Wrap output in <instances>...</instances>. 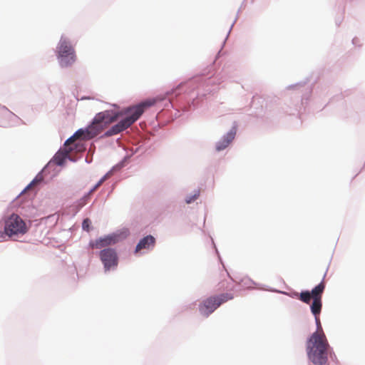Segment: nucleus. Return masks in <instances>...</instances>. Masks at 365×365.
Returning <instances> with one entry per match:
<instances>
[{"instance_id": "1", "label": "nucleus", "mask_w": 365, "mask_h": 365, "mask_svg": "<svg viewBox=\"0 0 365 365\" xmlns=\"http://www.w3.org/2000/svg\"><path fill=\"white\" fill-rule=\"evenodd\" d=\"M229 66H225L220 72L215 65L211 64L203 71L186 81L180 83L163 94L145 99L138 104L126 108L125 116L110 126L101 135L105 138L115 135L137 121L143 113L152 106L160 109L158 115H165L167 120H175L195 110L207 96L215 93L226 78H232Z\"/></svg>"}, {"instance_id": "2", "label": "nucleus", "mask_w": 365, "mask_h": 365, "mask_svg": "<svg viewBox=\"0 0 365 365\" xmlns=\"http://www.w3.org/2000/svg\"><path fill=\"white\" fill-rule=\"evenodd\" d=\"M322 309V307H314V310L310 309L314 317L317 330L307 338L306 349L308 359L314 365H325L328 361L327 346H329V344L327 341H324L318 333L322 329L319 319Z\"/></svg>"}, {"instance_id": "3", "label": "nucleus", "mask_w": 365, "mask_h": 365, "mask_svg": "<svg viewBox=\"0 0 365 365\" xmlns=\"http://www.w3.org/2000/svg\"><path fill=\"white\" fill-rule=\"evenodd\" d=\"M54 52L58 64L62 69L71 68L77 61L74 46L63 34L61 35Z\"/></svg>"}, {"instance_id": "4", "label": "nucleus", "mask_w": 365, "mask_h": 365, "mask_svg": "<svg viewBox=\"0 0 365 365\" xmlns=\"http://www.w3.org/2000/svg\"><path fill=\"white\" fill-rule=\"evenodd\" d=\"M3 230H0V238L20 237L28 232L29 227L17 214L12 213L4 220Z\"/></svg>"}, {"instance_id": "5", "label": "nucleus", "mask_w": 365, "mask_h": 365, "mask_svg": "<svg viewBox=\"0 0 365 365\" xmlns=\"http://www.w3.org/2000/svg\"><path fill=\"white\" fill-rule=\"evenodd\" d=\"M234 298L232 293H221L210 296L202 300L198 305L200 314L208 317L212 314L222 304L227 302Z\"/></svg>"}, {"instance_id": "6", "label": "nucleus", "mask_w": 365, "mask_h": 365, "mask_svg": "<svg viewBox=\"0 0 365 365\" xmlns=\"http://www.w3.org/2000/svg\"><path fill=\"white\" fill-rule=\"evenodd\" d=\"M97 255L106 273L114 272L118 269L120 258L116 248L107 247L99 250Z\"/></svg>"}, {"instance_id": "7", "label": "nucleus", "mask_w": 365, "mask_h": 365, "mask_svg": "<svg viewBox=\"0 0 365 365\" xmlns=\"http://www.w3.org/2000/svg\"><path fill=\"white\" fill-rule=\"evenodd\" d=\"M145 148L143 144L138 140H135L128 150L126 151L125 155L115 165H114L106 173L108 175L111 173H120L130 161L132 156L138 153H143Z\"/></svg>"}, {"instance_id": "8", "label": "nucleus", "mask_w": 365, "mask_h": 365, "mask_svg": "<svg viewBox=\"0 0 365 365\" xmlns=\"http://www.w3.org/2000/svg\"><path fill=\"white\" fill-rule=\"evenodd\" d=\"M73 150V147L68 148L61 146L60 148L56 152L50 160L45 165V168H50L52 172H54L56 166L65 167L67 164L68 159H69V153Z\"/></svg>"}, {"instance_id": "9", "label": "nucleus", "mask_w": 365, "mask_h": 365, "mask_svg": "<svg viewBox=\"0 0 365 365\" xmlns=\"http://www.w3.org/2000/svg\"><path fill=\"white\" fill-rule=\"evenodd\" d=\"M126 111V108L123 110H106L101 112H99L95 115L93 117L94 120L96 121L98 125H102V129L103 127L115 120L118 117L123 118L125 116V113Z\"/></svg>"}, {"instance_id": "10", "label": "nucleus", "mask_w": 365, "mask_h": 365, "mask_svg": "<svg viewBox=\"0 0 365 365\" xmlns=\"http://www.w3.org/2000/svg\"><path fill=\"white\" fill-rule=\"evenodd\" d=\"M329 264H330V262ZM329 267V264H328L321 282L309 290L311 294H312V302L309 305L310 309H313L314 310V307H322V294L326 288V283L324 280Z\"/></svg>"}, {"instance_id": "11", "label": "nucleus", "mask_w": 365, "mask_h": 365, "mask_svg": "<svg viewBox=\"0 0 365 365\" xmlns=\"http://www.w3.org/2000/svg\"><path fill=\"white\" fill-rule=\"evenodd\" d=\"M237 131V123L235 121L229 131L224 134L215 143V150L220 152L226 149L234 140Z\"/></svg>"}, {"instance_id": "12", "label": "nucleus", "mask_w": 365, "mask_h": 365, "mask_svg": "<svg viewBox=\"0 0 365 365\" xmlns=\"http://www.w3.org/2000/svg\"><path fill=\"white\" fill-rule=\"evenodd\" d=\"M156 245V238L149 234L145 236L141 237L138 242H137L133 253L135 255H141L144 252H142L143 250H145L148 252L153 250Z\"/></svg>"}, {"instance_id": "13", "label": "nucleus", "mask_w": 365, "mask_h": 365, "mask_svg": "<svg viewBox=\"0 0 365 365\" xmlns=\"http://www.w3.org/2000/svg\"><path fill=\"white\" fill-rule=\"evenodd\" d=\"M101 129L102 125H98L93 118L85 127L78 129L76 134H79L82 140H90L96 135Z\"/></svg>"}, {"instance_id": "14", "label": "nucleus", "mask_w": 365, "mask_h": 365, "mask_svg": "<svg viewBox=\"0 0 365 365\" xmlns=\"http://www.w3.org/2000/svg\"><path fill=\"white\" fill-rule=\"evenodd\" d=\"M130 235L129 228L124 227L108 233L111 246L122 242Z\"/></svg>"}, {"instance_id": "15", "label": "nucleus", "mask_w": 365, "mask_h": 365, "mask_svg": "<svg viewBox=\"0 0 365 365\" xmlns=\"http://www.w3.org/2000/svg\"><path fill=\"white\" fill-rule=\"evenodd\" d=\"M4 118V121L0 125V127L9 128L18 126L21 124H26L25 122L21 119L17 115L14 113L12 111L7 112V114H1Z\"/></svg>"}, {"instance_id": "16", "label": "nucleus", "mask_w": 365, "mask_h": 365, "mask_svg": "<svg viewBox=\"0 0 365 365\" xmlns=\"http://www.w3.org/2000/svg\"><path fill=\"white\" fill-rule=\"evenodd\" d=\"M107 247H111L108 234L97 237L96 240H91L88 245V249H100L102 250Z\"/></svg>"}, {"instance_id": "17", "label": "nucleus", "mask_w": 365, "mask_h": 365, "mask_svg": "<svg viewBox=\"0 0 365 365\" xmlns=\"http://www.w3.org/2000/svg\"><path fill=\"white\" fill-rule=\"evenodd\" d=\"M312 91L313 84L309 86L304 93L297 97V98H300V103L297 101V103L294 105L295 111L300 112L302 108L305 110L306 106L307 105L308 101L312 96Z\"/></svg>"}, {"instance_id": "18", "label": "nucleus", "mask_w": 365, "mask_h": 365, "mask_svg": "<svg viewBox=\"0 0 365 365\" xmlns=\"http://www.w3.org/2000/svg\"><path fill=\"white\" fill-rule=\"evenodd\" d=\"M51 175L50 178L53 177L55 175L52 173V171L50 168H45V165L43 168L36 175V176L33 178V180H36V183H41L42 185H45L47 183V180L44 179V177Z\"/></svg>"}, {"instance_id": "19", "label": "nucleus", "mask_w": 365, "mask_h": 365, "mask_svg": "<svg viewBox=\"0 0 365 365\" xmlns=\"http://www.w3.org/2000/svg\"><path fill=\"white\" fill-rule=\"evenodd\" d=\"M311 299H312V294H311L309 289H302L299 292V300H300L303 303L309 304Z\"/></svg>"}, {"instance_id": "20", "label": "nucleus", "mask_w": 365, "mask_h": 365, "mask_svg": "<svg viewBox=\"0 0 365 365\" xmlns=\"http://www.w3.org/2000/svg\"><path fill=\"white\" fill-rule=\"evenodd\" d=\"M199 196H200V190L199 189L194 190L192 193L186 196V197L185 199V202L187 204H191V203L194 202L199 197Z\"/></svg>"}, {"instance_id": "21", "label": "nucleus", "mask_w": 365, "mask_h": 365, "mask_svg": "<svg viewBox=\"0 0 365 365\" xmlns=\"http://www.w3.org/2000/svg\"><path fill=\"white\" fill-rule=\"evenodd\" d=\"M91 190L84 193V195L78 200V203L80 205V207H83L86 204L88 203V200L91 199Z\"/></svg>"}, {"instance_id": "22", "label": "nucleus", "mask_w": 365, "mask_h": 365, "mask_svg": "<svg viewBox=\"0 0 365 365\" xmlns=\"http://www.w3.org/2000/svg\"><path fill=\"white\" fill-rule=\"evenodd\" d=\"M309 82V78L307 77L302 81H299L296 83L289 85L287 88L288 90L293 89V88L299 89L300 88L304 87Z\"/></svg>"}, {"instance_id": "23", "label": "nucleus", "mask_w": 365, "mask_h": 365, "mask_svg": "<svg viewBox=\"0 0 365 365\" xmlns=\"http://www.w3.org/2000/svg\"><path fill=\"white\" fill-rule=\"evenodd\" d=\"M92 222L89 218H85L82 222V230L89 232L93 230Z\"/></svg>"}, {"instance_id": "24", "label": "nucleus", "mask_w": 365, "mask_h": 365, "mask_svg": "<svg viewBox=\"0 0 365 365\" xmlns=\"http://www.w3.org/2000/svg\"><path fill=\"white\" fill-rule=\"evenodd\" d=\"M211 242H212V248L215 250V253L217 255L219 262L222 264L223 267H225V265L223 264V261H222V257L220 256V252H219V251H218V250L217 248V246H216V245L215 243V241H214V240L212 237H211Z\"/></svg>"}, {"instance_id": "25", "label": "nucleus", "mask_w": 365, "mask_h": 365, "mask_svg": "<svg viewBox=\"0 0 365 365\" xmlns=\"http://www.w3.org/2000/svg\"><path fill=\"white\" fill-rule=\"evenodd\" d=\"M108 176V173H106L101 179L90 189L91 192H93Z\"/></svg>"}, {"instance_id": "26", "label": "nucleus", "mask_w": 365, "mask_h": 365, "mask_svg": "<svg viewBox=\"0 0 365 365\" xmlns=\"http://www.w3.org/2000/svg\"><path fill=\"white\" fill-rule=\"evenodd\" d=\"M36 183V180H32L24 188V190L20 192V194L17 196L19 197L21 195H22L23 193H24L27 190H29L30 188H31L34 184Z\"/></svg>"}, {"instance_id": "27", "label": "nucleus", "mask_w": 365, "mask_h": 365, "mask_svg": "<svg viewBox=\"0 0 365 365\" xmlns=\"http://www.w3.org/2000/svg\"><path fill=\"white\" fill-rule=\"evenodd\" d=\"M284 294L289 296L291 298L299 299V293H298L297 292H296L294 290H293L292 292H287V294Z\"/></svg>"}, {"instance_id": "28", "label": "nucleus", "mask_w": 365, "mask_h": 365, "mask_svg": "<svg viewBox=\"0 0 365 365\" xmlns=\"http://www.w3.org/2000/svg\"><path fill=\"white\" fill-rule=\"evenodd\" d=\"M351 43L354 46H356V47H359V48H361L362 44L360 43V40L358 37L355 36L352 38L351 40Z\"/></svg>"}, {"instance_id": "29", "label": "nucleus", "mask_w": 365, "mask_h": 365, "mask_svg": "<svg viewBox=\"0 0 365 365\" xmlns=\"http://www.w3.org/2000/svg\"><path fill=\"white\" fill-rule=\"evenodd\" d=\"M75 139L72 137V136H70L63 144V148H69V147H73L74 148V147H76V145L74 146L73 145H68V143L70 142H72L73 140H74Z\"/></svg>"}, {"instance_id": "30", "label": "nucleus", "mask_w": 365, "mask_h": 365, "mask_svg": "<svg viewBox=\"0 0 365 365\" xmlns=\"http://www.w3.org/2000/svg\"><path fill=\"white\" fill-rule=\"evenodd\" d=\"M265 289L268 290L269 292H274V293H279V294H287L286 291H281V290L275 289V288H271V287H266Z\"/></svg>"}, {"instance_id": "31", "label": "nucleus", "mask_w": 365, "mask_h": 365, "mask_svg": "<svg viewBox=\"0 0 365 365\" xmlns=\"http://www.w3.org/2000/svg\"><path fill=\"white\" fill-rule=\"evenodd\" d=\"M327 351H328V355L330 354V357L331 358V359H336V355L334 354L332 348L330 347L329 345L327 346Z\"/></svg>"}, {"instance_id": "32", "label": "nucleus", "mask_w": 365, "mask_h": 365, "mask_svg": "<svg viewBox=\"0 0 365 365\" xmlns=\"http://www.w3.org/2000/svg\"><path fill=\"white\" fill-rule=\"evenodd\" d=\"M79 159H80V158H74V157H71L69 155V159H68V160H69L72 163H76L78 161Z\"/></svg>"}, {"instance_id": "33", "label": "nucleus", "mask_w": 365, "mask_h": 365, "mask_svg": "<svg viewBox=\"0 0 365 365\" xmlns=\"http://www.w3.org/2000/svg\"><path fill=\"white\" fill-rule=\"evenodd\" d=\"M2 110L4 111L3 114H7V112L11 111L6 106H2L0 107Z\"/></svg>"}, {"instance_id": "34", "label": "nucleus", "mask_w": 365, "mask_h": 365, "mask_svg": "<svg viewBox=\"0 0 365 365\" xmlns=\"http://www.w3.org/2000/svg\"><path fill=\"white\" fill-rule=\"evenodd\" d=\"M93 161V158H89V157H86L85 158V162L88 164H91Z\"/></svg>"}, {"instance_id": "35", "label": "nucleus", "mask_w": 365, "mask_h": 365, "mask_svg": "<svg viewBox=\"0 0 365 365\" xmlns=\"http://www.w3.org/2000/svg\"><path fill=\"white\" fill-rule=\"evenodd\" d=\"M237 21V19H235V21H233L232 24L231 25V26H230V30H229V31H228V33H227V36H226L225 40L227 38V37H228V36H229V34H230V32L231 29H232V27H233V26H234V24H235V21Z\"/></svg>"}, {"instance_id": "36", "label": "nucleus", "mask_w": 365, "mask_h": 365, "mask_svg": "<svg viewBox=\"0 0 365 365\" xmlns=\"http://www.w3.org/2000/svg\"><path fill=\"white\" fill-rule=\"evenodd\" d=\"M341 21H342V19H336V21H335L336 25L337 26H339L341 25Z\"/></svg>"}, {"instance_id": "37", "label": "nucleus", "mask_w": 365, "mask_h": 365, "mask_svg": "<svg viewBox=\"0 0 365 365\" xmlns=\"http://www.w3.org/2000/svg\"><path fill=\"white\" fill-rule=\"evenodd\" d=\"M75 140L76 138H81V135L79 134H76V131L74 132V133L71 135Z\"/></svg>"}, {"instance_id": "38", "label": "nucleus", "mask_w": 365, "mask_h": 365, "mask_svg": "<svg viewBox=\"0 0 365 365\" xmlns=\"http://www.w3.org/2000/svg\"><path fill=\"white\" fill-rule=\"evenodd\" d=\"M113 108H119L116 103L110 104Z\"/></svg>"}, {"instance_id": "39", "label": "nucleus", "mask_w": 365, "mask_h": 365, "mask_svg": "<svg viewBox=\"0 0 365 365\" xmlns=\"http://www.w3.org/2000/svg\"><path fill=\"white\" fill-rule=\"evenodd\" d=\"M37 192H38V190H36L34 192V193L33 194L32 197H34L36 195V193H37Z\"/></svg>"}, {"instance_id": "40", "label": "nucleus", "mask_w": 365, "mask_h": 365, "mask_svg": "<svg viewBox=\"0 0 365 365\" xmlns=\"http://www.w3.org/2000/svg\"><path fill=\"white\" fill-rule=\"evenodd\" d=\"M357 175H358V174H356V175L354 176V178H353L352 179H354V178H355L356 177H357Z\"/></svg>"}, {"instance_id": "41", "label": "nucleus", "mask_w": 365, "mask_h": 365, "mask_svg": "<svg viewBox=\"0 0 365 365\" xmlns=\"http://www.w3.org/2000/svg\"><path fill=\"white\" fill-rule=\"evenodd\" d=\"M252 283L254 284H257L254 281L251 280Z\"/></svg>"}, {"instance_id": "42", "label": "nucleus", "mask_w": 365, "mask_h": 365, "mask_svg": "<svg viewBox=\"0 0 365 365\" xmlns=\"http://www.w3.org/2000/svg\"><path fill=\"white\" fill-rule=\"evenodd\" d=\"M364 168H365V162H364V165H363L362 169H364Z\"/></svg>"}, {"instance_id": "43", "label": "nucleus", "mask_w": 365, "mask_h": 365, "mask_svg": "<svg viewBox=\"0 0 365 365\" xmlns=\"http://www.w3.org/2000/svg\"><path fill=\"white\" fill-rule=\"evenodd\" d=\"M1 106V105L0 104V107Z\"/></svg>"}]
</instances>
